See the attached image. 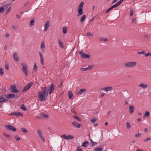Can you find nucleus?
I'll use <instances>...</instances> for the list:
<instances>
[{"label": "nucleus", "mask_w": 151, "mask_h": 151, "mask_svg": "<svg viewBox=\"0 0 151 151\" xmlns=\"http://www.w3.org/2000/svg\"><path fill=\"white\" fill-rule=\"evenodd\" d=\"M55 86L53 84H51L50 86L46 87L45 86L42 88V90L45 91L46 96H47L48 93L51 94L53 92Z\"/></svg>", "instance_id": "1"}, {"label": "nucleus", "mask_w": 151, "mask_h": 151, "mask_svg": "<svg viewBox=\"0 0 151 151\" xmlns=\"http://www.w3.org/2000/svg\"><path fill=\"white\" fill-rule=\"evenodd\" d=\"M38 97L40 101L42 102L46 101L47 99V96L45 91H40L38 94Z\"/></svg>", "instance_id": "2"}, {"label": "nucleus", "mask_w": 151, "mask_h": 151, "mask_svg": "<svg viewBox=\"0 0 151 151\" xmlns=\"http://www.w3.org/2000/svg\"><path fill=\"white\" fill-rule=\"evenodd\" d=\"M22 70L23 72L25 74L26 76H27L29 73L28 70H27V68H28V66L24 62L22 63Z\"/></svg>", "instance_id": "3"}, {"label": "nucleus", "mask_w": 151, "mask_h": 151, "mask_svg": "<svg viewBox=\"0 0 151 151\" xmlns=\"http://www.w3.org/2000/svg\"><path fill=\"white\" fill-rule=\"evenodd\" d=\"M123 1L122 0H120L116 4H115L107 10H106L105 12L106 13H107L112 9H113L114 8H115L119 6L121 4V3Z\"/></svg>", "instance_id": "4"}, {"label": "nucleus", "mask_w": 151, "mask_h": 151, "mask_svg": "<svg viewBox=\"0 0 151 151\" xmlns=\"http://www.w3.org/2000/svg\"><path fill=\"white\" fill-rule=\"evenodd\" d=\"M137 63L133 61L124 64L125 66L128 68L133 67L136 65Z\"/></svg>", "instance_id": "5"}, {"label": "nucleus", "mask_w": 151, "mask_h": 151, "mask_svg": "<svg viewBox=\"0 0 151 151\" xmlns=\"http://www.w3.org/2000/svg\"><path fill=\"white\" fill-rule=\"evenodd\" d=\"M79 53L80 54L81 57L82 58H89V55L84 53L83 50H81L80 52Z\"/></svg>", "instance_id": "6"}, {"label": "nucleus", "mask_w": 151, "mask_h": 151, "mask_svg": "<svg viewBox=\"0 0 151 151\" xmlns=\"http://www.w3.org/2000/svg\"><path fill=\"white\" fill-rule=\"evenodd\" d=\"M33 85V83L32 82H29L23 88V90L24 91H28Z\"/></svg>", "instance_id": "7"}, {"label": "nucleus", "mask_w": 151, "mask_h": 151, "mask_svg": "<svg viewBox=\"0 0 151 151\" xmlns=\"http://www.w3.org/2000/svg\"><path fill=\"white\" fill-rule=\"evenodd\" d=\"M5 128L8 130L12 132H15L16 131V129L13 126L11 125H6L5 126Z\"/></svg>", "instance_id": "8"}, {"label": "nucleus", "mask_w": 151, "mask_h": 151, "mask_svg": "<svg viewBox=\"0 0 151 151\" xmlns=\"http://www.w3.org/2000/svg\"><path fill=\"white\" fill-rule=\"evenodd\" d=\"M5 96L8 99H13L15 97V95L13 93H10L8 94H6Z\"/></svg>", "instance_id": "9"}, {"label": "nucleus", "mask_w": 151, "mask_h": 151, "mask_svg": "<svg viewBox=\"0 0 151 151\" xmlns=\"http://www.w3.org/2000/svg\"><path fill=\"white\" fill-rule=\"evenodd\" d=\"M10 90L12 92L14 93H17L19 91L16 89V86L14 85H12L11 86Z\"/></svg>", "instance_id": "10"}, {"label": "nucleus", "mask_w": 151, "mask_h": 151, "mask_svg": "<svg viewBox=\"0 0 151 151\" xmlns=\"http://www.w3.org/2000/svg\"><path fill=\"white\" fill-rule=\"evenodd\" d=\"M37 133L40 138L43 140L44 143H45V139L44 137L43 136L41 131L39 129L37 130Z\"/></svg>", "instance_id": "11"}, {"label": "nucleus", "mask_w": 151, "mask_h": 151, "mask_svg": "<svg viewBox=\"0 0 151 151\" xmlns=\"http://www.w3.org/2000/svg\"><path fill=\"white\" fill-rule=\"evenodd\" d=\"M93 67V66L92 65H89L88 67L86 68H81V70L83 71H86L88 70H91L92 68Z\"/></svg>", "instance_id": "12"}, {"label": "nucleus", "mask_w": 151, "mask_h": 151, "mask_svg": "<svg viewBox=\"0 0 151 151\" xmlns=\"http://www.w3.org/2000/svg\"><path fill=\"white\" fill-rule=\"evenodd\" d=\"M50 23L49 21H47L45 23L44 25V31H46L48 29V28L49 27Z\"/></svg>", "instance_id": "13"}, {"label": "nucleus", "mask_w": 151, "mask_h": 151, "mask_svg": "<svg viewBox=\"0 0 151 151\" xmlns=\"http://www.w3.org/2000/svg\"><path fill=\"white\" fill-rule=\"evenodd\" d=\"M13 57L14 60L17 61H18L19 60V58L18 57V55L16 52H14L13 55Z\"/></svg>", "instance_id": "14"}, {"label": "nucleus", "mask_w": 151, "mask_h": 151, "mask_svg": "<svg viewBox=\"0 0 151 151\" xmlns=\"http://www.w3.org/2000/svg\"><path fill=\"white\" fill-rule=\"evenodd\" d=\"M39 54L40 57V62L41 63L42 65H44V58L43 57V56L42 53H41L40 51L39 52Z\"/></svg>", "instance_id": "15"}, {"label": "nucleus", "mask_w": 151, "mask_h": 151, "mask_svg": "<svg viewBox=\"0 0 151 151\" xmlns=\"http://www.w3.org/2000/svg\"><path fill=\"white\" fill-rule=\"evenodd\" d=\"M78 14H77V16H79L83 13V9L81 8H78Z\"/></svg>", "instance_id": "16"}, {"label": "nucleus", "mask_w": 151, "mask_h": 151, "mask_svg": "<svg viewBox=\"0 0 151 151\" xmlns=\"http://www.w3.org/2000/svg\"><path fill=\"white\" fill-rule=\"evenodd\" d=\"M72 124L73 126H75V127L78 128H80L81 126V125L80 124H79L78 123L75 122H73Z\"/></svg>", "instance_id": "17"}, {"label": "nucleus", "mask_w": 151, "mask_h": 151, "mask_svg": "<svg viewBox=\"0 0 151 151\" xmlns=\"http://www.w3.org/2000/svg\"><path fill=\"white\" fill-rule=\"evenodd\" d=\"M138 86L143 88H146L148 87V86L147 84L141 83L138 85Z\"/></svg>", "instance_id": "18"}, {"label": "nucleus", "mask_w": 151, "mask_h": 151, "mask_svg": "<svg viewBox=\"0 0 151 151\" xmlns=\"http://www.w3.org/2000/svg\"><path fill=\"white\" fill-rule=\"evenodd\" d=\"M89 145V143L88 141H85L83 142L82 145V146L83 147H87Z\"/></svg>", "instance_id": "19"}, {"label": "nucleus", "mask_w": 151, "mask_h": 151, "mask_svg": "<svg viewBox=\"0 0 151 151\" xmlns=\"http://www.w3.org/2000/svg\"><path fill=\"white\" fill-rule=\"evenodd\" d=\"M86 91V89H81L77 93V94H78V95H80L83 93L85 92Z\"/></svg>", "instance_id": "20"}, {"label": "nucleus", "mask_w": 151, "mask_h": 151, "mask_svg": "<svg viewBox=\"0 0 151 151\" xmlns=\"http://www.w3.org/2000/svg\"><path fill=\"white\" fill-rule=\"evenodd\" d=\"M134 106L133 105H130L129 107V112L131 114L132 113L134 112Z\"/></svg>", "instance_id": "21"}, {"label": "nucleus", "mask_w": 151, "mask_h": 151, "mask_svg": "<svg viewBox=\"0 0 151 151\" xmlns=\"http://www.w3.org/2000/svg\"><path fill=\"white\" fill-rule=\"evenodd\" d=\"M8 101V99L4 98L3 97H0V103L6 102Z\"/></svg>", "instance_id": "22"}, {"label": "nucleus", "mask_w": 151, "mask_h": 151, "mask_svg": "<svg viewBox=\"0 0 151 151\" xmlns=\"http://www.w3.org/2000/svg\"><path fill=\"white\" fill-rule=\"evenodd\" d=\"M93 35V32H87L86 34L84 35L86 36L87 37H92Z\"/></svg>", "instance_id": "23"}, {"label": "nucleus", "mask_w": 151, "mask_h": 151, "mask_svg": "<svg viewBox=\"0 0 151 151\" xmlns=\"http://www.w3.org/2000/svg\"><path fill=\"white\" fill-rule=\"evenodd\" d=\"M113 89V88L111 86H108L105 88V91H111Z\"/></svg>", "instance_id": "24"}, {"label": "nucleus", "mask_w": 151, "mask_h": 151, "mask_svg": "<svg viewBox=\"0 0 151 151\" xmlns=\"http://www.w3.org/2000/svg\"><path fill=\"white\" fill-rule=\"evenodd\" d=\"M14 115H15L16 116H22L23 115L22 113L20 112H19L18 113L15 112Z\"/></svg>", "instance_id": "25"}, {"label": "nucleus", "mask_w": 151, "mask_h": 151, "mask_svg": "<svg viewBox=\"0 0 151 151\" xmlns=\"http://www.w3.org/2000/svg\"><path fill=\"white\" fill-rule=\"evenodd\" d=\"M86 16L85 15H83L82 16V17L80 19V21L81 22H83L86 19Z\"/></svg>", "instance_id": "26"}, {"label": "nucleus", "mask_w": 151, "mask_h": 151, "mask_svg": "<svg viewBox=\"0 0 151 151\" xmlns=\"http://www.w3.org/2000/svg\"><path fill=\"white\" fill-rule=\"evenodd\" d=\"M20 108L22 109L25 111H26L27 110V107H26V106L24 104L21 105Z\"/></svg>", "instance_id": "27"}, {"label": "nucleus", "mask_w": 151, "mask_h": 151, "mask_svg": "<svg viewBox=\"0 0 151 151\" xmlns=\"http://www.w3.org/2000/svg\"><path fill=\"white\" fill-rule=\"evenodd\" d=\"M150 115V112L148 111H146L145 114L144 115V118H145L146 117H147L149 116Z\"/></svg>", "instance_id": "28"}, {"label": "nucleus", "mask_w": 151, "mask_h": 151, "mask_svg": "<svg viewBox=\"0 0 151 151\" xmlns=\"http://www.w3.org/2000/svg\"><path fill=\"white\" fill-rule=\"evenodd\" d=\"M63 31L64 34H65L67 33V28L65 27H63Z\"/></svg>", "instance_id": "29"}, {"label": "nucleus", "mask_w": 151, "mask_h": 151, "mask_svg": "<svg viewBox=\"0 0 151 151\" xmlns=\"http://www.w3.org/2000/svg\"><path fill=\"white\" fill-rule=\"evenodd\" d=\"M68 96L69 97V98L70 99H72V97L73 96V94L72 93L71 91H69L68 92Z\"/></svg>", "instance_id": "30"}, {"label": "nucleus", "mask_w": 151, "mask_h": 151, "mask_svg": "<svg viewBox=\"0 0 151 151\" xmlns=\"http://www.w3.org/2000/svg\"><path fill=\"white\" fill-rule=\"evenodd\" d=\"M74 137L73 136H71L70 135H69L67 136L66 139L69 140L70 139H73L74 138Z\"/></svg>", "instance_id": "31"}, {"label": "nucleus", "mask_w": 151, "mask_h": 151, "mask_svg": "<svg viewBox=\"0 0 151 151\" xmlns=\"http://www.w3.org/2000/svg\"><path fill=\"white\" fill-rule=\"evenodd\" d=\"M73 117L74 118L76 119L78 121H80L81 120V119L76 116H73Z\"/></svg>", "instance_id": "32"}, {"label": "nucleus", "mask_w": 151, "mask_h": 151, "mask_svg": "<svg viewBox=\"0 0 151 151\" xmlns=\"http://www.w3.org/2000/svg\"><path fill=\"white\" fill-rule=\"evenodd\" d=\"M97 120L96 117H93L91 119V121L92 123H95Z\"/></svg>", "instance_id": "33"}, {"label": "nucleus", "mask_w": 151, "mask_h": 151, "mask_svg": "<svg viewBox=\"0 0 151 151\" xmlns=\"http://www.w3.org/2000/svg\"><path fill=\"white\" fill-rule=\"evenodd\" d=\"M21 131L23 133H26L27 132V129L24 128H22L20 129Z\"/></svg>", "instance_id": "34"}, {"label": "nucleus", "mask_w": 151, "mask_h": 151, "mask_svg": "<svg viewBox=\"0 0 151 151\" xmlns=\"http://www.w3.org/2000/svg\"><path fill=\"white\" fill-rule=\"evenodd\" d=\"M11 7L10 6L9 8L5 12V14L6 15L11 10Z\"/></svg>", "instance_id": "35"}, {"label": "nucleus", "mask_w": 151, "mask_h": 151, "mask_svg": "<svg viewBox=\"0 0 151 151\" xmlns=\"http://www.w3.org/2000/svg\"><path fill=\"white\" fill-rule=\"evenodd\" d=\"M84 4V3L82 1L81 2L79 6H78V8H83V4Z\"/></svg>", "instance_id": "36"}, {"label": "nucleus", "mask_w": 151, "mask_h": 151, "mask_svg": "<svg viewBox=\"0 0 151 151\" xmlns=\"http://www.w3.org/2000/svg\"><path fill=\"white\" fill-rule=\"evenodd\" d=\"M3 135L5 136V137H8V138H11V137L10 136V135H9V134H7L6 133H3Z\"/></svg>", "instance_id": "37"}, {"label": "nucleus", "mask_w": 151, "mask_h": 151, "mask_svg": "<svg viewBox=\"0 0 151 151\" xmlns=\"http://www.w3.org/2000/svg\"><path fill=\"white\" fill-rule=\"evenodd\" d=\"M4 71L3 70V69L1 68H0V74L1 76L4 75Z\"/></svg>", "instance_id": "38"}, {"label": "nucleus", "mask_w": 151, "mask_h": 151, "mask_svg": "<svg viewBox=\"0 0 151 151\" xmlns=\"http://www.w3.org/2000/svg\"><path fill=\"white\" fill-rule=\"evenodd\" d=\"M45 45L44 44V42L42 41L41 42V47L42 49H43L45 47Z\"/></svg>", "instance_id": "39"}, {"label": "nucleus", "mask_w": 151, "mask_h": 151, "mask_svg": "<svg viewBox=\"0 0 151 151\" xmlns=\"http://www.w3.org/2000/svg\"><path fill=\"white\" fill-rule=\"evenodd\" d=\"M137 53L138 54H139V55L141 54H142L145 56V52L144 51H142L141 52H137Z\"/></svg>", "instance_id": "40"}, {"label": "nucleus", "mask_w": 151, "mask_h": 151, "mask_svg": "<svg viewBox=\"0 0 151 151\" xmlns=\"http://www.w3.org/2000/svg\"><path fill=\"white\" fill-rule=\"evenodd\" d=\"M127 128L129 129L131 128V125L130 124L129 122H127L126 123Z\"/></svg>", "instance_id": "41"}, {"label": "nucleus", "mask_w": 151, "mask_h": 151, "mask_svg": "<svg viewBox=\"0 0 151 151\" xmlns=\"http://www.w3.org/2000/svg\"><path fill=\"white\" fill-rule=\"evenodd\" d=\"M35 21L34 20H31L30 22V26H33L34 24Z\"/></svg>", "instance_id": "42"}, {"label": "nucleus", "mask_w": 151, "mask_h": 151, "mask_svg": "<svg viewBox=\"0 0 151 151\" xmlns=\"http://www.w3.org/2000/svg\"><path fill=\"white\" fill-rule=\"evenodd\" d=\"M58 44H59L60 46V47H63V43L62 42H61L60 41V40H58Z\"/></svg>", "instance_id": "43"}, {"label": "nucleus", "mask_w": 151, "mask_h": 151, "mask_svg": "<svg viewBox=\"0 0 151 151\" xmlns=\"http://www.w3.org/2000/svg\"><path fill=\"white\" fill-rule=\"evenodd\" d=\"M90 140L92 146L93 147H94L95 146V142H93L91 139Z\"/></svg>", "instance_id": "44"}, {"label": "nucleus", "mask_w": 151, "mask_h": 151, "mask_svg": "<svg viewBox=\"0 0 151 151\" xmlns=\"http://www.w3.org/2000/svg\"><path fill=\"white\" fill-rule=\"evenodd\" d=\"M9 65L8 63H6L5 65V68L6 70H8L9 69Z\"/></svg>", "instance_id": "45"}, {"label": "nucleus", "mask_w": 151, "mask_h": 151, "mask_svg": "<svg viewBox=\"0 0 151 151\" xmlns=\"http://www.w3.org/2000/svg\"><path fill=\"white\" fill-rule=\"evenodd\" d=\"M15 138L17 141L20 140V138L18 137V135H16L14 137Z\"/></svg>", "instance_id": "46"}, {"label": "nucleus", "mask_w": 151, "mask_h": 151, "mask_svg": "<svg viewBox=\"0 0 151 151\" xmlns=\"http://www.w3.org/2000/svg\"><path fill=\"white\" fill-rule=\"evenodd\" d=\"M37 67L36 65V63H35L34 64V70H35V71H36L37 70Z\"/></svg>", "instance_id": "47"}, {"label": "nucleus", "mask_w": 151, "mask_h": 151, "mask_svg": "<svg viewBox=\"0 0 151 151\" xmlns=\"http://www.w3.org/2000/svg\"><path fill=\"white\" fill-rule=\"evenodd\" d=\"M130 15L131 16H133V9H131L130 11Z\"/></svg>", "instance_id": "48"}, {"label": "nucleus", "mask_w": 151, "mask_h": 151, "mask_svg": "<svg viewBox=\"0 0 151 151\" xmlns=\"http://www.w3.org/2000/svg\"><path fill=\"white\" fill-rule=\"evenodd\" d=\"M102 150V148L101 147L96 148L95 149V150L96 151H101Z\"/></svg>", "instance_id": "49"}, {"label": "nucleus", "mask_w": 151, "mask_h": 151, "mask_svg": "<svg viewBox=\"0 0 151 151\" xmlns=\"http://www.w3.org/2000/svg\"><path fill=\"white\" fill-rule=\"evenodd\" d=\"M67 136L66 134L62 135H61V137L62 138H64L65 139H66Z\"/></svg>", "instance_id": "50"}, {"label": "nucleus", "mask_w": 151, "mask_h": 151, "mask_svg": "<svg viewBox=\"0 0 151 151\" xmlns=\"http://www.w3.org/2000/svg\"><path fill=\"white\" fill-rule=\"evenodd\" d=\"M42 116L44 118H48V116L45 114H43L42 115Z\"/></svg>", "instance_id": "51"}, {"label": "nucleus", "mask_w": 151, "mask_h": 151, "mask_svg": "<svg viewBox=\"0 0 151 151\" xmlns=\"http://www.w3.org/2000/svg\"><path fill=\"white\" fill-rule=\"evenodd\" d=\"M141 135V133H139L138 134H136L135 135V136L136 137H140Z\"/></svg>", "instance_id": "52"}, {"label": "nucleus", "mask_w": 151, "mask_h": 151, "mask_svg": "<svg viewBox=\"0 0 151 151\" xmlns=\"http://www.w3.org/2000/svg\"><path fill=\"white\" fill-rule=\"evenodd\" d=\"M4 9L3 7H0V12H1L4 11Z\"/></svg>", "instance_id": "53"}, {"label": "nucleus", "mask_w": 151, "mask_h": 151, "mask_svg": "<svg viewBox=\"0 0 151 151\" xmlns=\"http://www.w3.org/2000/svg\"><path fill=\"white\" fill-rule=\"evenodd\" d=\"M76 151H83L81 148L79 147H78Z\"/></svg>", "instance_id": "54"}, {"label": "nucleus", "mask_w": 151, "mask_h": 151, "mask_svg": "<svg viewBox=\"0 0 151 151\" xmlns=\"http://www.w3.org/2000/svg\"><path fill=\"white\" fill-rule=\"evenodd\" d=\"M145 56L146 57H147L148 56H151V54L149 52H148L147 54H145Z\"/></svg>", "instance_id": "55"}, {"label": "nucleus", "mask_w": 151, "mask_h": 151, "mask_svg": "<svg viewBox=\"0 0 151 151\" xmlns=\"http://www.w3.org/2000/svg\"><path fill=\"white\" fill-rule=\"evenodd\" d=\"M151 139V138L149 137H148L145 139L144 140V141L145 142H147L149 140H150Z\"/></svg>", "instance_id": "56"}, {"label": "nucleus", "mask_w": 151, "mask_h": 151, "mask_svg": "<svg viewBox=\"0 0 151 151\" xmlns=\"http://www.w3.org/2000/svg\"><path fill=\"white\" fill-rule=\"evenodd\" d=\"M14 114H15V112L10 113H9V116H12L13 115H14Z\"/></svg>", "instance_id": "57"}, {"label": "nucleus", "mask_w": 151, "mask_h": 151, "mask_svg": "<svg viewBox=\"0 0 151 151\" xmlns=\"http://www.w3.org/2000/svg\"><path fill=\"white\" fill-rule=\"evenodd\" d=\"M63 84V81H62L60 83V85H58V87L59 88H60L61 87V86H62Z\"/></svg>", "instance_id": "58"}, {"label": "nucleus", "mask_w": 151, "mask_h": 151, "mask_svg": "<svg viewBox=\"0 0 151 151\" xmlns=\"http://www.w3.org/2000/svg\"><path fill=\"white\" fill-rule=\"evenodd\" d=\"M136 19H132V22L133 23H135Z\"/></svg>", "instance_id": "59"}, {"label": "nucleus", "mask_w": 151, "mask_h": 151, "mask_svg": "<svg viewBox=\"0 0 151 151\" xmlns=\"http://www.w3.org/2000/svg\"><path fill=\"white\" fill-rule=\"evenodd\" d=\"M99 40L100 41H103V40H104V39H103V38L102 37H100L99 38Z\"/></svg>", "instance_id": "60"}, {"label": "nucleus", "mask_w": 151, "mask_h": 151, "mask_svg": "<svg viewBox=\"0 0 151 151\" xmlns=\"http://www.w3.org/2000/svg\"><path fill=\"white\" fill-rule=\"evenodd\" d=\"M71 112L73 113H74V114H76V112H75L74 109L73 108L71 110Z\"/></svg>", "instance_id": "61"}, {"label": "nucleus", "mask_w": 151, "mask_h": 151, "mask_svg": "<svg viewBox=\"0 0 151 151\" xmlns=\"http://www.w3.org/2000/svg\"><path fill=\"white\" fill-rule=\"evenodd\" d=\"M12 27L14 30H15L16 29V27H15L14 25H12Z\"/></svg>", "instance_id": "62"}, {"label": "nucleus", "mask_w": 151, "mask_h": 151, "mask_svg": "<svg viewBox=\"0 0 151 151\" xmlns=\"http://www.w3.org/2000/svg\"><path fill=\"white\" fill-rule=\"evenodd\" d=\"M118 0H114L112 2V4H114V3L115 2H116L117 1H118Z\"/></svg>", "instance_id": "63"}, {"label": "nucleus", "mask_w": 151, "mask_h": 151, "mask_svg": "<svg viewBox=\"0 0 151 151\" xmlns=\"http://www.w3.org/2000/svg\"><path fill=\"white\" fill-rule=\"evenodd\" d=\"M144 131L145 132H147L148 131V129L146 128H145L144 129Z\"/></svg>", "instance_id": "64"}]
</instances>
